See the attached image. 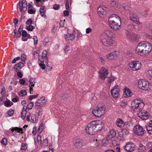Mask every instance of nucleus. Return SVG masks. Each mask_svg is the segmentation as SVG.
<instances>
[{"instance_id": "4be33fe9", "label": "nucleus", "mask_w": 152, "mask_h": 152, "mask_svg": "<svg viewBox=\"0 0 152 152\" xmlns=\"http://www.w3.org/2000/svg\"><path fill=\"white\" fill-rule=\"evenodd\" d=\"M124 96L125 97L131 96L132 95V93L129 88H126L124 90Z\"/></svg>"}, {"instance_id": "f03ea898", "label": "nucleus", "mask_w": 152, "mask_h": 152, "mask_svg": "<svg viewBox=\"0 0 152 152\" xmlns=\"http://www.w3.org/2000/svg\"><path fill=\"white\" fill-rule=\"evenodd\" d=\"M109 24L110 27L115 30H119L121 25V21L120 17L115 14L111 15L108 19Z\"/></svg>"}, {"instance_id": "052dcab7", "label": "nucleus", "mask_w": 152, "mask_h": 152, "mask_svg": "<svg viewBox=\"0 0 152 152\" xmlns=\"http://www.w3.org/2000/svg\"><path fill=\"white\" fill-rule=\"evenodd\" d=\"M28 109L27 107H26V106H24L23 107V109L22 110V113H23L24 114H26V110Z\"/></svg>"}, {"instance_id": "5701e85b", "label": "nucleus", "mask_w": 152, "mask_h": 152, "mask_svg": "<svg viewBox=\"0 0 152 152\" xmlns=\"http://www.w3.org/2000/svg\"><path fill=\"white\" fill-rule=\"evenodd\" d=\"M24 64L23 62L20 61L18 63L15 64L13 68L15 70L21 69L24 66Z\"/></svg>"}, {"instance_id": "c03bdc74", "label": "nucleus", "mask_w": 152, "mask_h": 152, "mask_svg": "<svg viewBox=\"0 0 152 152\" xmlns=\"http://www.w3.org/2000/svg\"><path fill=\"white\" fill-rule=\"evenodd\" d=\"M34 105L33 102H31L28 104L27 106H26V107H27L28 109L30 110L32 109L34 106Z\"/></svg>"}, {"instance_id": "2eb2a0df", "label": "nucleus", "mask_w": 152, "mask_h": 152, "mask_svg": "<svg viewBox=\"0 0 152 152\" xmlns=\"http://www.w3.org/2000/svg\"><path fill=\"white\" fill-rule=\"evenodd\" d=\"M146 45V47L145 48L143 52V54L142 56L148 55L152 50V46L150 43L148 42Z\"/></svg>"}, {"instance_id": "72a5a7b5", "label": "nucleus", "mask_w": 152, "mask_h": 152, "mask_svg": "<svg viewBox=\"0 0 152 152\" xmlns=\"http://www.w3.org/2000/svg\"><path fill=\"white\" fill-rule=\"evenodd\" d=\"M146 74L150 80L152 81V69L148 70L146 72Z\"/></svg>"}, {"instance_id": "49530a36", "label": "nucleus", "mask_w": 152, "mask_h": 152, "mask_svg": "<svg viewBox=\"0 0 152 152\" xmlns=\"http://www.w3.org/2000/svg\"><path fill=\"white\" fill-rule=\"evenodd\" d=\"M27 144L25 143H23L21 144V149L23 150H26L27 148Z\"/></svg>"}, {"instance_id": "ea45409f", "label": "nucleus", "mask_w": 152, "mask_h": 152, "mask_svg": "<svg viewBox=\"0 0 152 152\" xmlns=\"http://www.w3.org/2000/svg\"><path fill=\"white\" fill-rule=\"evenodd\" d=\"M42 144L44 147H47L48 145V140L47 139L45 138L43 140Z\"/></svg>"}, {"instance_id": "de8ad7c7", "label": "nucleus", "mask_w": 152, "mask_h": 152, "mask_svg": "<svg viewBox=\"0 0 152 152\" xmlns=\"http://www.w3.org/2000/svg\"><path fill=\"white\" fill-rule=\"evenodd\" d=\"M133 125V123L131 121H129L125 122V125L127 126H131Z\"/></svg>"}, {"instance_id": "e433bc0d", "label": "nucleus", "mask_w": 152, "mask_h": 152, "mask_svg": "<svg viewBox=\"0 0 152 152\" xmlns=\"http://www.w3.org/2000/svg\"><path fill=\"white\" fill-rule=\"evenodd\" d=\"M112 96L115 99L118 98L119 96V92H112L111 93Z\"/></svg>"}, {"instance_id": "0e129e2a", "label": "nucleus", "mask_w": 152, "mask_h": 152, "mask_svg": "<svg viewBox=\"0 0 152 152\" xmlns=\"http://www.w3.org/2000/svg\"><path fill=\"white\" fill-rule=\"evenodd\" d=\"M32 20L31 19H29L27 20L26 24L28 25H31L32 24Z\"/></svg>"}, {"instance_id": "37998d69", "label": "nucleus", "mask_w": 152, "mask_h": 152, "mask_svg": "<svg viewBox=\"0 0 152 152\" xmlns=\"http://www.w3.org/2000/svg\"><path fill=\"white\" fill-rule=\"evenodd\" d=\"M19 83L21 85L23 86L25 85L27 86L28 85L27 83L25 84L26 81L23 78L20 79L19 81Z\"/></svg>"}, {"instance_id": "2f4dec72", "label": "nucleus", "mask_w": 152, "mask_h": 152, "mask_svg": "<svg viewBox=\"0 0 152 152\" xmlns=\"http://www.w3.org/2000/svg\"><path fill=\"white\" fill-rule=\"evenodd\" d=\"M45 7L44 6L41 7L40 8L39 12L42 17H43L44 15L45 12Z\"/></svg>"}, {"instance_id": "a211bd4d", "label": "nucleus", "mask_w": 152, "mask_h": 152, "mask_svg": "<svg viewBox=\"0 0 152 152\" xmlns=\"http://www.w3.org/2000/svg\"><path fill=\"white\" fill-rule=\"evenodd\" d=\"M126 37L127 39L132 42L136 40V36L135 34L127 32L126 33Z\"/></svg>"}, {"instance_id": "1a4fd4ad", "label": "nucleus", "mask_w": 152, "mask_h": 152, "mask_svg": "<svg viewBox=\"0 0 152 152\" xmlns=\"http://www.w3.org/2000/svg\"><path fill=\"white\" fill-rule=\"evenodd\" d=\"M141 65L139 61H135L130 62L129 64V67L134 71L138 70L141 67Z\"/></svg>"}, {"instance_id": "9d476101", "label": "nucleus", "mask_w": 152, "mask_h": 152, "mask_svg": "<svg viewBox=\"0 0 152 152\" xmlns=\"http://www.w3.org/2000/svg\"><path fill=\"white\" fill-rule=\"evenodd\" d=\"M133 131L134 133L138 136H142L144 133L142 127L139 125H137L134 127Z\"/></svg>"}, {"instance_id": "f8f14e48", "label": "nucleus", "mask_w": 152, "mask_h": 152, "mask_svg": "<svg viewBox=\"0 0 152 152\" xmlns=\"http://www.w3.org/2000/svg\"><path fill=\"white\" fill-rule=\"evenodd\" d=\"M108 9L104 6L99 7L97 9V12L100 16H102L104 15H106L108 11Z\"/></svg>"}, {"instance_id": "ddd939ff", "label": "nucleus", "mask_w": 152, "mask_h": 152, "mask_svg": "<svg viewBox=\"0 0 152 152\" xmlns=\"http://www.w3.org/2000/svg\"><path fill=\"white\" fill-rule=\"evenodd\" d=\"M108 74V72L107 69L104 67H102L99 73V77L102 79H104L106 76Z\"/></svg>"}, {"instance_id": "c756f323", "label": "nucleus", "mask_w": 152, "mask_h": 152, "mask_svg": "<svg viewBox=\"0 0 152 152\" xmlns=\"http://www.w3.org/2000/svg\"><path fill=\"white\" fill-rule=\"evenodd\" d=\"M120 91V89L119 87L117 85H116L114 86L113 89L111 90V93L112 92H119Z\"/></svg>"}, {"instance_id": "7ed1b4c3", "label": "nucleus", "mask_w": 152, "mask_h": 152, "mask_svg": "<svg viewBox=\"0 0 152 152\" xmlns=\"http://www.w3.org/2000/svg\"><path fill=\"white\" fill-rule=\"evenodd\" d=\"M113 37V34L112 31L105 30L101 37V42L104 45L109 46L113 43V40L112 38Z\"/></svg>"}, {"instance_id": "c85d7f7f", "label": "nucleus", "mask_w": 152, "mask_h": 152, "mask_svg": "<svg viewBox=\"0 0 152 152\" xmlns=\"http://www.w3.org/2000/svg\"><path fill=\"white\" fill-rule=\"evenodd\" d=\"M30 83L29 84V87H34L36 83L35 80L34 78H31L29 80Z\"/></svg>"}, {"instance_id": "39448f33", "label": "nucleus", "mask_w": 152, "mask_h": 152, "mask_svg": "<svg viewBox=\"0 0 152 152\" xmlns=\"http://www.w3.org/2000/svg\"><path fill=\"white\" fill-rule=\"evenodd\" d=\"M148 43V42L144 41L140 42L136 49V52L140 55L142 56L143 54L144 49L146 47V45Z\"/></svg>"}, {"instance_id": "09e8293b", "label": "nucleus", "mask_w": 152, "mask_h": 152, "mask_svg": "<svg viewBox=\"0 0 152 152\" xmlns=\"http://www.w3.org/2000/svg\"><path fill=\"white\" fill-rule=\"evenodd\" d=\"M38 96V94H37L35 95H31L29 96V97L28 99L30 101L31 100L33 99L36 98Z\"/></svg>"}, {"instance_id": "3c124183", "label": "nucleus", "mask_w": 152, "mask_h": 152, "mask_svg": "<svg viewBox=\"0 0 152 152\" xmlns=\"http://www.w3.org/2000/svg\"><path fill=\"white\" fill-rule=\"evenodd\" d=\"M37 142L40 145L42 144V137L40 135H38L37 138Z\"/></svg>"}, {"instance_id": "a19ab883", "label": "nucleus", "mask_w": 152, "mask_h": 152, "mask_svg": "<svg viewBox=\"0 0 152 152\" xmlns=\"http://www.w3.org/2000/svg\"><path fill=\"white\" fill-rule=\"evenodd\" d=\"M26 56L24 54H23L21 56V62H23L24 64L25 63V60L26 59Z\"/></svg>"}, {"instance_id": "6e6d98bb", "label": "nucleus", "mask_w": 152, "mask_h": 152, "mask_svg": "<svg viewBox=\"0 0 152 152\" xmlns=\"http://www.w3.org/2000/svg\"><path fill=\"white\" fill-rule=\"evenodd\" d=\"M36 116L34 115L33 114L31 116V122L34 123L36 121Z\"/></svg>"}, {"instance_id": "473e14b6", "label": "nucleus", "mask_w": 152, "mask_h": 152, "mask_svg": "<svg viewBox=\"0 0 152 152\" xmlns=\"http://www.w3.org/2000/svg\"><path fill=\"white\" fill-rule=\"evenodd\" d=\"M27 94V91L25 90H23L18 93V95L20 96H23Z\"/></svg>"}, {"instance_id": "774afa93", "label": "nucleus", "mask_w": 152, "mask_h": 152, "mask_svg": "<svg viewBox=\"0 0 152 152\" xmlns=\"http://www.w3.org/2000/svg\"><path fill=\"white\" fill-rule=\"evenodd\" d=\"M17 75L19 77L21 78L23 77V75L22 73L20 72H18L17 73Z\"/></svg>"}, {"instance_id": "8fccbe9b", "label": "nucleus", "mask_w": 152, "mask_h": 152, "mask_svg": "<svg viewBox=\"0 0 152 152\" xmlns=\"http://www.w3.org/2000/svg\"><path fill=\"white\" fill-rule=\"evenodd\" d=\"M44 128V127L42 125H40L39 126V128L37 129V132L39 133H41L42 131Z\"/></svg>"}, {"instance_id": "423d86ee", "label": "nucleus", "mask_w": 152, "mask_h": 152, "mask_svg": "<svg viewBox=\"0 0 152 152\" xmlns=\"http://www.w3.org/2000/svg\"><path fill=\"white\" fill-rule=\"evenodd\" d=\"M150 84L148 81L143 79L140 80L138 81V86L144 90H147L150 88Z\"/></svg>"}, {"instance_id": "aec40b11", "label": "nucleus", "mask_w": 152, "mask_h": 152, "mask_svg": "<svg viewBox=\"0 0 152 152\" xmlns=\"http://www.w3.org/2000/svg\"><path fill=\"white\" fill-rule=\"evenodd\" d=\"M48 53L47 51L45 50H43L42 53V59L41 60L40 58H39V60L42 62H44V61H48V57L47 56Z\"/></svg>"}, {"instance_id": "680f3d73", "label": "nucleus", "mask_w": 152, "mask_h": 152, "mask_svg": "<svg viewBox=\"0 0 152 152\" xmlns=\"http://www.w3.org/2000/svg\"><path fill=\"white\" fill-rule=\"evenodd\" d=\"M27 32L25 30H23L22 33V36L23 37H25L27 35Z\"/></svg>"}, {"instance_id": "bf43d9fd", "label": "nucleus", "mask_w": 152, "mask_h": 152, "mask_svg": "<svg viewBox=\"0 0 152 152\" xmlns=\"http://www.w3.org/2000/svg\"><path fill=\"white\" fill-rule=\"evenodd\" d=\"M122 132L123 134H125L126 135L128 134L129 133V131L125 129H123Z\"/></svg>"}, {"instance_id": "20e7f679", "label": "nucleus", "mask_w": 152, "mask_h": 152, "mask_svg": "<svg viewBox=\"0 0 152 152\" xmlns=\"http://www.w3.org/2000/svg\"><path fill=\"white\" fill-rule=\"evenodd\" d=\"M93 113L96 117H100L104 115L105 113L104 107L102 106L97 107L93 110Z\"/></svg>"}, {"instance_id": "79ce46f5", "label": "nucleus", "mask_w": 152, "mask_h": 152, "mask_svg": "<svg viewBox=\"0 0 152 152\" xmlns=\"http://www.w3.org/2000/svg\"><path fill=\"white\" fill-rule=\"evenodd\" d=\"M91 141H93L94 142L97 148H100V146L99 145V144L97 143V142L96 143V142H97V140L95 138H91L90 139Z\"/></svg>"}, {"instance_id": "4468645a", "label": "nucleus", "mask_w": 152, "mask_h": 152, "mask_svg": "<svg viewBox=\"0 0 152 152\" xmlns=\"http://www.w3.org/2000/svg\"><path fill=\"white\" fill-rule=\"evenodd\" d=\"M46 100L45 97H42L40 99H38L35 102V106H42L46 103Z\"/></svg>"}, {"instance_id": "e2e57ef3", "label": "nucleus", "mask_w": 152, "mask_h": 152, "mask_svg": "<svg viewBox=\"0 0 152 152\" xmlns=\"http://www.w3.org/2000/svg\"><path fill=\"white\" fill-rule=\"evenodd\" d=\"M60 7V5L58 4H55L53 5V8L56 10H58Z\"/></svg>"}, {"instance_id": "412c9836", "label": "nucleus", "mask_w": 152, "mask_h": 152, "mask_svg": "<svg viewBox=\"0 0 152 152\" xmlns=\"http://www.w3.org/2000/svg\"><path fill=\"white\" fill-rule=\"evenodd\" d=\"M18 5L19 6V8L20 12H22L23 11H26V10L27 5L23 4L22 1H20L18 4Z\"/></svg>"}, {"instance_id": "338daca9", "label": "nucleus", "mask_w": 152, "mask_h": 152, "mask_svg": "<svg viewBox=\"0 0 152 152\" xmlns=\"http://www.w3.org/2000/svg\"><path fill=\"white\" fill-rule=\"evenodd\" d=\"M39 65L41 68L43 69H45V64L42 63H40Z\"/></svg>"}, {"instance_id": "864d4df0", "label": "nucleus", "mask_w": 152, "mask_h": 152, "mask_svg": "<svg viewBox=\"0 0 152 152\" xmlns=\"http://www.w3.org/2000/svg\"><path fill=\"white\" fill-rule=\"evenodd\" d=\"M14 113V111L12 109H10L8 111V114L9 115V116H11Z\"/></svg>"}, {"instance_id": "6e6552de", "label": "nucleus", "mask_w": 152, "mask_h": 152, "mask_svg": "<svg viewBox=\"0 0 152 152\" xmlns=\"http://www.w3.org/2000/svg\"><path fill=\"white\" fill-rule=\"evenodd\" d=\"M86 129L87 133L90 135L94 134L96 132L93 121L87 125Z\"/></svg>"}, {"instance_id": "f3484780", "label": "nucleus", "mask_w": 152, "mask_h": 152, "mask_svg": "<svg viewBox=\"0 0 152 152\" xmlns=\"http://www.w3.org/2000/svg\"><path fill=\"white\" fill-rule=\"evenodd\" d=\"M129 16L130 19L134 23L137 24H140L139 18L136 15L132 14H129Z\"/></svg>"}, {"instance_id": "cd10ccee", "label": "nucleus", "mask_w": 152, "mask_h": 152, "mask_svg": "<svg viewBox=\"0 0 152 152\" xmlns=\"http://www.w3.org/2000/svg\"><path fill=\"white\" fill-rule=\"evenodd\" d=\"M146 129L149 133L152 134V121L151 120L148 126L146 127Z\"/></svg>"}, {"instance_id": "f257e3e1", "label": "nucleus", "mask_w": 152, "mask_h": 152, "mask_svg": "<svg viewBox=\"0 0 152 152\" xmlns=\"http://www.w3.org/2000/svg\"><path fill=\"white\" fill-rule=\"evenodd\" d=\"M144 103L140 99H135L132 102L131 107L132 110L135 112H139L137 114L138 116L143 120H146L149 117L148 114L146 111L141 110L144 106Z\"/></svg>"}, {"instance_id": "0eeeda50", "label": "nucleus", "mask_w": 152, "mask_h": 152, "mask_svg": "<svg viewBox=\"0 0 152 152\" xmlns=\"http://www.w3.org/2000/svg\"><path fill=\"white\" fill-rule=\"evenodd\" d=\"M25 129L17 127H14L11 129L12 134L15 137H19L21 134L23 133Z\"/></svg>"}, {"instance_id": "393cba45", "label": "nucleus", "mask_w": 152, "mask_h": 152, "mask_svg": "<svg viewBox=\"0 0 152 152\" xmlns=\"http://www.w3.org/2000/svg\"><path fill=\"white\" fill-rule=\"evenodd\" d=\"M116 124L119 127H122L125 125V123L121 119L119 118L117 119L116 121Z\"/></svg>"}, {"instance_id": "a878e982", "label": "nucleus", "mask_w": 152, "mask_h": 152, "mask_svg": "<svg viewBox=\"0 0 152 152\" xmlns=\"http://www.w3.org/2000/svg\"><path fill=\"white\" fill-rule=\"evenodd\" d=\"M116 134L115 132L112 129H111L108 136V138L109 140L111 139L116 136Z\"/></svg>"}, {"instance_id": "bb28decb", "label": "nucleus", "mask_w": 152, "mask_h": 152, "mask_svg": "<svg viewBox=\"0 0 152 152\" xmlns=\"http://www.w3.org/2000/svg\"><path fill=\"white\" fill-rule=\"evenodd\" d=\"M65 38L66 40L69 39L72 40L75 38V36L72 34H67L65 35Z\"/></svg>"}, {"instance_id": "6ab92c4d", "label": "nucleus", "mask_w": 152, "mask_h": 152, "mask_svg": "<svg viewBox=\"0 0 152 152\" xmlns=\"http://www.w3.org/2000/svg\"><path fill=\"white\" fill-rule=\"evenodd\" d=\"M73 143L75 146L78 148H80L83 145V142L79 139L74 140Z\"/></svg>"}, {"instance_id": "603ef678", "label": "nucleus", "mask_w": 152, "mask_h": 152, "mask_svg": "<svg viewBox=\"0 0 152 152\" xmlns=\"http://www.w3.org/2000/svg\"><path fill=\"white\" fill-rule=\"evenodd\" d=\"M28 12L30 14H34L36 12V10L34 9H30L28 10Z\"/></svg>"}, {"instance_id": "c9c22d12", "label": "nucleus", "mask_w": 152, "mask_h": 152, "mask_svg": "<svg viewBox=\"0 0 152 152\" xmlns=\"http://www.w3.org/2000/svg\"><path fill=\"white\" fill-rule=\"evenodd\" d=\"M5 106L7 107H10L13 104V103L10 101H5L4 102Z\"/></svg>"}, {"instance_id": "a18cd8bd", "label": "nucleus", "mask_w": 152, "mask_h": 152, "mask_svg": "<svg viewBox=\"0 0 152 152\" xmlns=\"http://www.w3.org/2000/svg\"><path fill=\"white\" fill-rule=\"evenodd\" d=\"M108 81L109 82L111 83L114 81L115 78V77L114 76H111L110 77H108Z\"/></svg>"}, {"instance_id": "b1692460", "label": "nucleus", "mask_w": 152, "mask_h": 152, "mask_svg": "<svg viewBox=\"0 0 152 152\" xmlns=\"http://www.w3.org/2000/svg\"><path fill=\"white\" fill-rule=\"evenodd\" d=\"M116 53V52L115 51L108 54L107 55V58L110 59L116 58L117 57Z\"/></svg>"}, {"instance_id": "4d7b16f0", "label": "nucleus", "mask_w": 152, "mask_h": 152, "mask_svg": "<svg viewBox=\"0 0 152 152\" xmlns=\"http://www.w3.org/2000/svg\"><path fill=\"white\" fill-rule=\"evenodd\" d=\"M69 12L68 10H65L64 11V16H68L69 15Z\"/></svg>"}, {"instance_id": "dca6fc26", "label": "nucleus", "mask_w": 152, "mask_h": 152, "mask_svg": "<svg viewBox=\"0 0 152 152\" xmlns=\"http://www.w3.org/2000/svg\"><path fill=\"white\" fill-rule=\"evenodd\" d=\"M135 145L133 143H127L125 147V149L129 152L133 151L135 149Z\"/></svg>"}, {"instance_id": "4c0bfd02", "label": "nucleus", "mask_w": 152, "mask_h": 152, "mask_svg": "<svg viewBox=\"0 0 152 152\" xmlns=\"http://www.w3.org/2000/svg\"><path fill=\"white\" fill-rule=\"evenodd\" d=\"M42 110L41 107H39L37 109V112L38 115L39 117L42 115Z\"/></svg>"}, {"instance_id": "5fc2aeb1", "label": "nucleus", "mask_w": 152, "mask_h": 152, "mask_svg": "<svg viewBox=\"0 0 152 152\" xmlns=\"http://www.w3.org/2000/svg\"><path fill=\"white\" fill-rule=\"evenodd\" d=\"M26 29L27 30L29 31H32L33 30V29H34V26L31 25H30L29 26H28L27 27Z\"/></svg>"}, {"instance_id": "9b49d317", "label": "nucleus", "mask_w": 152, "mask_h": 152, "mask_svg": "<svg viewBox=\"0 0 152 152\" xmlns=\"http://www.w3.org/2000/svg\"><path fill=\"white\" fill-rule=\"evenodd\" d=\"M93 121L96 132L101 130L104 126V124L103 122L99 120H95Z\"/></svg>"}, {"instance_id": "f704fd0d", "label": "nucleus", "mask_w": 152, "mask_h": 152, "mask_svg": "<svg viewBox=\"0 0 152 152\" xmlns=\"http://www.w3.org/2000/svg\"><path fill=\"white\" fill-rule=\"evenodd\" d=\"M108 139H107H107H103L102 140V147H103V146L106 147L107 146V145L108 144Z\"/></svg>"}, {"instance_id": "13d9d810", "label": "nucleus", "mask_w": 152, "mask_h": 152, "mask_svg": "<svg viewBox=\"0 0 152 152\" xmlns=\"http://www.w3.org/2000/svg\"><path fill=\"white\" fill-rule=\"evenodd\" d=\"M1 144L4 145H6L7 143V139L5 138H3L1 141Z\"/></svg>"}, {"instance_id": "69168bd1", "label": "nucleus", "mask_w": 152, "mask_h": 152, "mask_svg": "<svg viewBox=\"0 0 152 152\" xmlns=\"http://www.w3.org/2000/svg\"><path fill=\"white\" fill-rule=\"evenodd\" d=\"M66 8L67 10H68L69 9V2L67 0L66 1Z\"/></svg>"}, {"instance_id": "7c9ffc66", "label": "nucleus", "mask_w": 152, "mask_h": 152, "mask_svg": "<svg viewBox=\"0 0 152 152\" xmlns=\"http://www.w3.org/2000/svg\"><path fill=\"white\" fill-rule=\"evenodd\" d=\"M110 3L112 6L118 8L120 7V5L119 4V3L115 1H111Z\"/></svg>"}, {"instance_id": "58836bf2", "label": "nucleus", "mask_w": 152, "mask_h": 152, "mask_svg": "<svg viewBox=\"0 0 152 152\" xmlns=\"http://www.w3.org/2000/svg\"><path fill=\"white\" fill-rule=\"evenodd\" d=\"M145 149V146L142 145V144H140L138 147V150L142 151Z\"/></svg>"}]
</instances>
